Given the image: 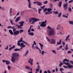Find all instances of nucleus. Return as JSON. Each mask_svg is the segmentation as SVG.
I'll list each match as a JSON object with an SVG mask.
<instances>
[{
    "mask_svg": "<svg viewBox=\"0 0 73 73\" xmlns=\"http://www.w3.org/2000/svg\"><path fill=\"white\" fill-rule=\"evenodd\" d=\"M18 43L17 45L18 46H19L20 47H21L20 48V49H23V48H25V45H24V43L25 44H27L28 46H29V44H28L25 41L23 40V38H21L20 40H19L17 42Z\"/></svg>",
    "mask_w": 73,
    "mask_h": 73,
    "instance_id": "f257e3e1",
    "label": "nucleus"
},
{
    "mask_svg": "<svg viewBox=\"0 0 73 73\" xmlns=\"http://www.w3.org/2000/svg\"><path fill=\"white\" fill-rule=\"evenodd\" d=\"M20 55L19 54L16 52H14L12 54V55L11 56V61L13 63H15L16 60H19L18 57H19Z\"/></svg>",
    "mask_w": 73,
    "mask_h": 73,
    "instance_id": "f03ea898",
    "label": "nucleus"
},
{
    "mask_svg": "<svg viewBox=\"0 0 73 73\" xmlns=\"http://www.w3.org/2000/svg\"><path fill=\"white\" fill-rule=\"evenodd\" d=\"M48 29H50V30H48L47 31V33L49 36H51L53 35H54L55 34V31L52 28L50 27L49 26H48L47 27Z\"/></svg>",
    "mask_w": 73,
    "mask_h": 73,
    "instance_id": "7ed1b4c3",
    "label": "nucleus"
},
{
    "mask_svg": "<svg viewBox=\"0 0 73 73\" xmlns=\"http://www.w3.org/2000/svg\"><path fill=\"white\" fill-rule=\"evenodd\" d=\"M13 31L11 30H9V32L11 35H13L14 36H17L19 34V31H16V28H14L13 29Z\"/></svg>",
    "mask_w": 73,
    "mask_h": 73,
    "instance_id": "20e7f679",
    "label": "nucleus"
},
{
    "mask_svg": "<svg viewBox=\"0 0 73 73\" xmlns=\"http://www.w3.org/2000/svg\"><path fill=\"white\" fill-rule=\"evenodd\" d=\"M29 23H31L32 24H34L35 23V22L37 21H40V19L36 18H31L29 20Z\"/></svg>",
    "mask_w": 73,
    "mask_h": 73,
    "instance_id": "39448f33",
    "label": "nucleus"
},
{
    "mask_svg": "<svg viewBox=\"0 0 73 73\" xmlns=\"http://www.w3.org/2000/svg\"><path fill=\"white\" fill-rule=\"evenodd\" d=\"M46 38L47 39L48 41H49L50 44H56V41L54 39L52 38L50 40L49 38L47 36H46Z\"/></svg>",
    "mask_w": 73,
    "mask_h": 73,
    "instance_id": "423d86ee",
    "label": "nucleus"
},
{
    "mask_svg": "<svg viewBox=\"0 0 73 73\" xmlns=\"http://www.w3.org/2000/svg\"><path fill=\"white\" fill-rule=\"evenodd\" d=\"M18 23L20 24V25L19 26L18 25H16V26L18 27V28L22 29L23 27H23L24 26V24L25 23L24 21H21V22H19Z\"/></svg>",
    "mask_w": 73,
    "mask_h": 73,
    "instance_id": "0eeeda50",
    "label": "nucleus"
},
{
    "mask_svg": "<svg viewBox=\"0 0 73 73\" xmlns=\"http://www.w3.org/2000/svg\"><path fill=\"white\" fill-rule=\"evenodd\" d=\"M66 4H64L63 5V7L64 8V11L67 9L68 8V3H66L68 0H65Z\"/></svg>",
    "mask_w": 73,
    "mask_h": 73,
    "instance_id": "6e6552de",
    "label": "nucleus"
},
{
    "mask_svg": "<svg viewBox=\"0 0 73 73\" xmlns=\"http://www.w3.org/2000/svg\"><path fill=\"white\" fill-rule=\"evenodd\" d=\"M29 60L28 61V63L29 64H30L31 65H33V64L32 61H33V59H31V58H30Z\"/></svg>",
    "mask_w": 73,
    "mask_h": 73,
    "instance_id": "1a4fd4ad",
    "label": "nucleus"
},
{
    "mask_svg": "<svg viewBox=\"0 0 73 73\" xmlns=\"http://www.w3.org/2000/svg\"><path fill=\"white\" fill-rule=\"evenodd\" d=\"M40 26L42 27H46V23H45L44 21H43L41 23V24Z\"/></svg>",
    "mask_w": 73,
    "mask_h": 73,
    "instance_id": "9d476101",
    "label": "nucleus"
},
{
    "mask_svg": "<svg viewBox=\"0 0 73 73\" xmlns=\"http://www.w3.org/2000/svg\"><path fill=\"white\" fill-rule=\"evenodd\" d=\"M28 3H29V4L28 5V7L29 8H32V7H31V1L30 0H27Z\"/></svg>",
    "mask_w": 73,
    "mask_h": 73,
    "instance_id": "9b49d317",
    "label": "nucleus"
},
{
    "mask_svg": "<svg viewBox=\"0 0 73 73\" xmlns=\"http://www.w3.org/2000/svg\"><path fill=\"white\" fill-rule=\"evenodd\" d=\"M33 44L32 45V48L33 49H35V47L34 46V45H37V44H36V42L35 41H33Z\"/></svg>",
    "mask_w": 73,
    "mask_h": 73,
    "instance_id": "f8f14e48",
    "label": "nucleus"
},
{
    "mask_svg": "<svg viewBox=\"0 0 73 73\" xmlns=\"http://www.w3.org/2000/svg\"><path fill=\"white\" fill-rule=\"evenodd\" d=\"M20 20V17H18L15 20V22L16 23H17Z\"/></svg>",
    "mask_w": 73,
    "mask_h": 73,
    "instance_id": "ddd939ff",
    "label": "nucleus"
},
{
    "mask_svg": "<svg viewBox=\"0 0 73 73\" xmlns=\"http://www.w3.org/2000/svg\"><path fill=\"white\" fill-rule=\"evenodd\" d=\"M39 44L40 46L41 49L42 50V49H43L44 45H43V44H41V43H39Z\"/></svg>",
    "mask_w": 73,
    "mask_h": 73,
    "instance_id": "4468645a",
    "label": "nucleus"
},
{
    "mask_svg": "<svg viewBox=\"0 0 73 73\" xmlns=\"http://www.w3.org/2000/svg\"><path fill=\"white\" fill-rule=\"evenodd\" d=\"M37 5H38V6H41V5H42V3L41 2H39V1H38Z\"/></svg>",
    "mask_w": 73,
    "mask_h": 73,
    "instance_id": "2eb2a0df",
    "label": "nucleus"
},
{
    "mask_svg": "<svg viewBox=\"0 0 73 73\" xmlns=\"http://www.w3.org/2000/svg\"><path fill=\"white\" fill-rule=\"evenodd\" d=\"M10 64L11 63L10 62V61L8 60H6V65H10Z\"/></svg>",
    "mask_w": 73,
    "mask_h": 73,
    "instance_id": "dca6fc26",
    "label": "nucleus"
},
{
    "mask_svg": "<svg viewBox=\"0 0 73 73\" xmlns=\"http://www.w3.org/2000/svg\"><path fill=\"white\" fill-rule=\"evenodd\" d=\"M61 41L62 40L61 39H60L59 40V42H57V44H58V45H61Z\"/></svg>",
    "mask_w": 73,
    "mask_h": 73,
    "instance_id": "f3484780",
    "label": "nucleus"
},
{
    "mask_svg": "<svg viewBox=\"0 0 73 73\" xmlns=\"http://www.w3.org/2000/svg\"><path fill=\"white\" fill-rule=\"evenodd\" d=\"M25 69H27V70H30L31 69L30 67L28 66H26L25 67Z\"/></svg>",
    "mask_w": 73,
    "mask_h": 73,
    "instance_id": "a211bd4d",
    "label": "nucleus"
},
{
    "mask_svg": "<svg viewBox=\"0 0 73 73\" xmlns=\"http://www.w3.org/2000/svg\"><path fill=\"white\" fill-rule=\"evenodd\" d=\"M65 61H67V62H69V60L67 59H65L63 60V63H64V62H65Z\"/></svg>",
    "mask_w": 73,
    "mask_h": 73,
    "instance_id": "6ab92c4d",
    "label": "nucleus"
},
{
    "mask_svg": "<svg viewBox=\"0 0 73 73\" xmlns=\"http://www.w3.org/2000/svg\"><path fill=\"white\" fill-rule=\"evenodd\" d=\"M28 35H30V36H34V33H33V32H31V33H28Z\"/></svg>",
    "mask_w": 73,
    "mask_h": 73,
    "instance_id": "aec40b11",
    "label": "nucleus"
},
{
    "mask_svg": "<svg viewBox=\"0 0 73 73\" xmlns=\"http://www.w3.org/2000/svg\"><path fill=\"white\" fill-rule=\"evenodd\" d=\"M68 68L69 69H71L73 67V66L70 65V64L68 66Z\"/></svg>",
    "mask_w": 73,
    "mask_h": 73,
    "instance_id": "412c9836",
    "label": "nucleus"
},
{
    "mask_svg": "<svg viewBox=\"0 0 73 73\" xmlns=\"http://www.w3.org/2000/svg\"><path fill=\"white\" fill-rule=\"evenodd\" d=\"M52 52L53 53H54L55 54H57V52H56V51L55 50H52Z\"/></svg>",
    "mask_w": 73,
    "mask_h": 73,
    "instance_id": "4be33fe9",
    "label": "nucleus"
},
{
    "mask_svg": "<svg viewBox=\"0 0 73 73\" xmlns=\"http://www.w3.org/2000/svg\"><path fill=\"white\" fill-rule=\"evenodd\" d=\"M52 13V12L50 11V12H46L45 13V15H47L48 14H51Z\"/></svg>",
    "mask_w": 73,
    "mask_h": 73,
    "instance_id": "5701e85b",
    "label": "nucleus"
},
{
    "mask_svg": "<svg viewBox=\"0 0 73 73\" xmlns=\"http://www.w3.org/2000/svg\"><path fill=\"white\" fill-rule=\"evenodd\" d=\"M70 36V35H69L67 36L65 40V41H68V39L69 38Z\"/></svg>",
    "mask_w": 73,
    "mask_h": 73,
    "instance_id": "b1692460",
    "label": "nucleus"
},
{
    "mask_svg": "<svg viewBox=\"0 0 73 73\" xmlns=\"http://www.w3.org/2000/svg\"><path fill=\"white\" fill-rule=\"evenodd\" d=\"M61 15H62V13L61 12L59 13L58 15V17H59V18H60V17H61Z\"/></svg>",
    "mask_w": 73,
    "mask_h": 73,
    "instance_id": "393cba45",
    "label": "nucleus"
},
{
    "mask_svg": "<svg viewBox=\"0 0 73 73\" xmlns=\"http://www.w3.org/2000/svg\"><path fill=\"white\" fill-rule=\"evenodd\" d=\"M14 50L15 51V52H17L19 51H21V50L19 48H15L14 49Z\"/></svg>",
    "mask_w": 73,
    "mask_h": 73,
    "instance_id": "a878e982",
    "label": "nucleus"
},
{
    "mask_svg": "<svg viewBox=\"0 0 73 73\" xmlns=\"http://www.w3.org/2000/svg\"><path fill=\"white\" fill-rule=\"evenodd\" d=\"M52 10V9H50V8H48L47 9V11L49 12H52L51 11Z\"/></svg>",
    "mask_w": 73,
    "mask_h": 73,
    "instance_id": "bb28decb",
    "label": "nucleus"
},
{
    "mask_svg": "<svg viewBox=\"0 0 73 73\" xmlns=\"http://www.w3.org/2000/svg\"><path fill=\"white\" fill-rule=\"evenodd\" d=\"M61 4H62V2L60 1L59 3L58 6L59 7H61Z\"/></svg>",
    "mask_w": 73,
    "mask_h": 73,
    "instance_id": "cd10ccee",
    "label": "nucleus"
},
{
    "mask_svg": "<svg viewBox=\"0 0 73 73\" xmlns=\"http://www.w3.org/2000/svg\"><path fill=\"white\" fill-rule=\"evenodd\" d=\"M63 64H65V65H67V66H68L70 64H69V63L68 62H64Z\"/></svg>",
    "mask_w": 73,
    "mask_h": 73,
    "instance_id": "c85d7f7f",
    "label": "nucleus"
},
{
    "mask_svg": "<svg viewBox=\"0 0 73 73\" xmlns=\"http://www.w3.org/2000/svg\"><path fill=\"white\" fill-rule=\"evenodd\" d=\"M53 12L54 14H56V15H57V14H58V12L57 11H53Z\"/></svg>",
    "mask_w": 73,
    "mask_h": 73,
    "instance_id": "c756f323",
    "label": "nucleus"
},
{
    "mask_svg": "<svg viewBox=\"0 0 73 73\" xmlns=\"http://www.w3.org/2000/svg\"><path fill=\"white\" fill-rule=\"evenodd\" d=\"M42 10V9H39L38 10V13L40 15L41 14V13H40V12H41V11Z\"/></svg>",
    "mask_w": 73,
    "mask_h": 73,
    "instance_id": "7c9ffc66",
    "label": "nucleus"
},
{
    "mask_svg": "<svg viewBox=\"0 0 73 73\" xmlns=\"http://www.w3.org/2000/svg\"><path fill=\"white\" fill-rule=\"evenodd\" d=\"M7 68L8 70H10L11 69V66H10L9 65H8L7 66Z\"/></svg>",
    "mask_w": 73,
    "mask_h": 73,
    "instance_id": "2f4dec72",
    "label": "nucleus"
},
{
    "mask_svg": "<svg viewBox=\"0 0 73 73\" xmlns=\"http://www.w3.org/2000/svg\"><path fill=\"white\" fill-rule=\"evenodd\" d=\"M28 53H29L28 50H27L26 52V53L24 54V56H27V54H28Z\"/></svg>",
    "mask_w": 73,
    "mask_h": 73,
    "instance_id": "473e14b6",
    "label": "nucleus"
},
{
    "mask_svg": "<svg viewBox=\"0 0 73 73\" xmlns=\"http://www.w3.org/2000/svg\"><path fill=\"white\" fill-rule=\"evenodd\" d=\"M69 23L70 24H72V25H73V21H69Z\"/></svg>",
    "mask_w": 73,
    "mask_h": 73,
    "instance_id": "72a5a7b5",
    "label": "nucleus"
},
{
    "mask_svg": "<svg viewBox=\"0 0 73 73\" xmlns=\"http://www.w3.org/2000/svg\"><path fill=\"white\" fill-rule=\"evenodd\" d=\"M63 65V63L62 62H60V64H59V66H60V67H61L62 65Z\"/></svg>",
    "mask_w": 73,
    "mask_h": 73,
    "instance_id": "f704fd0d",
    "label": "nucleus"
},
{
    "mask_svg": "<svg viewBox=\"0 0 73 73\" xmlns=\"http://www.w3.org/2000/svg\"><path fill=\"white\" fill-rule=\"evenodd\" d=\"M24 32V30H20V31H19V33H21V32Z\"/></svg>",
    "mask_w": 73,
    "mask_h": 73,
    "instance_id": "c9c22d12",
    "label": "nucleus"
},
{
    "mask_svg": "<svg viewBox=\"0 0 73 73\" xmlns=\"http://www.w3.org/2000/svg\"><path fill=\"white\" fill-rule=\"evenodd\" d=\"M10 21L11 24L12 25H13V21H12V20L11 19H10Z\"/></svg>",
    "mask_w": 73,
    "mask_h": 73,
    "instance_id": "e433bc0d",
    "label": "nucleus"
},
{
    "mask_svg": "<svg viewBox=\"0 0 73 73\" xmlns=\"http://www.w3.org/2000/svg\"><path fill=\"white\" fill-rule=\"evenodd\" d=\"M33 10H34L35 11V12H37V9H36V8H33Z\"/></svg>",
    "mask_w": 73,
    "mask_h": 73,
    "instance_id": "4c0bfd02",
    "label": "nucleus"
},
{
    "mask_svg": "<svg viewBox=\"0 0 73 73\" xmlns=\"http://www.w3.org/2000/svg\"><path fill=\"white\" fill-rule=\"evenodd\" d=\"M50 8L52 9L53 8V6L52 5V4H50Z\"/></svg>",
    "mask_w": 73,
    "mask_h": 73,
    "instance_id": "58836bf2",
    "label": "nucleus"
},
{
    "mask_svg": "<svg viewBox=\"0 0 73 73\" xmlns=\"http://www.w3.org/2000/svg\"><path fill=\"white\" fill-rule=\"evenodd\" d=\"M48 9H47L46 8H45V9H44L43 10V12H45L46 11H47Z\"/></svg>",
    "mask_w": 73,
    "mask_h": 73,
    "instance_id": "ea45409f",
    "label": "nucleus"
},
{
    "mask_svg": "<svg viewBox=\"0 0 73 73\" xmlns=\"http://www.w3.org/2000/svg\"><path fill=\"white\" fill-rule=\"evenodd\" d=\"M65 49L66 50H68V44H67L66 46Z\"/></svg>",
    "mask_w": 73,
    "mask_h": 73,
    "instance_id": "a19ab883",
    "label": "nucleus"
},
{
    "mask_svg": "<svg viewBox=\"0 0 73 73\" xmlns=\"http://www.w3.org/2000/svg\"><path fill=\"white\" fill-rule=\"evenodd\" d=\"M44 53H45V52L44 51H42V53H41V54L42 55H44Z\"/></svg>",
    "mask_w": 73,
    "mask_h": 73,
    "instance_id": "79ce46f5",
    "label": "nucleus"
},
{
    "mask_svg": "<svg viewBox=\"0 0 73 73\" xmlns=\"http://www.w3.org/2000/svg\"><path fill=\"white\" fill-rule=\"evenodd\" d=\"M63 67L64 68H65V69H68V67L67 66H63Z\"/></svg>",
    "mask_w": 73,
    "mask_h": 73,
    "instance_id": "37998d69",
    "label": "nucleus"
},
{
    "mask_svg": "<svg viewBox=\"0 0 73 73\" xmlns=\"http://www.w3.org/2000/svg\"><path fill=\"white\" fill-rule=\"evenodd\" d=\"M62 16L63 17H65L66 18H68V16H66L65 15H63Z\"/></svg>",
    "mask_w": 73,
    "mask_h": 73,
    "instance_id": "c03bdc74",
    "label": "nucleus"
},
{
    "mask_svg": "<svg viewBox=\"0 0 73 73\" xmlns=\"http://www.w3.org/2000/svg\"><path fill=\"white\" fill-rule=\"evenodd\" d=\"M68 11H69L70 12H72V9H71L70 7H69Z\"/></svg>",
    "mask_w": 73,
    "mask_h": 73,
    "instance_id": "a18cd8bd",
    "label": "nucleus"
},
{
    "mask_svg": "<svg viewBox=\"0 0 73 73\" xmlns=\"http://www.w3.org/2000/svg\"><path fill=\"white\" fill-rule=\"evenodd\" d=\"M40 69L39 68H37L36 69V72H39V70H40Z\"/></svg>",
    "mask_w": 73,
    "mask_h": 73,
    "instance_id": "49530a36",
    "label": "nucleus"
},
{
    "mask_svg": "<svg viewBox=\"0 0 73 73\" xmlns=\"http://www.w3.org/2000/svg\"><path fill=\"white\" fill-rule=\"evenodd\" d=\"M72 53V52L70 51H68L67 52L68 54H70V53Z\"/></svg>",
    "mask_w": 73,
    "mask_h": 73,
    "instance_id": "de8ad7c7",
    "label": "nucleus"
},
{
    "mask_svg": "<svg viewBox=\"0 0 73 73\" xmlns=\"http://www.w3.org/2000/svg\"><path fill=\"white\" fill-rule=\"evenodd\" d=\"M44 3L45 4H47L48 3V1H46L44 2Z\"/></svg>",
    "mask_w": 73,
    "mask_h": 73,
    "instance_id": "09e8293b",
    "label": "nucleus"
},
{
    "mask_svg": "<svg viewBox=\"0 0 73 73\" xmlns=\"http://www.w3.org/2000/svg\"><path fill=\"white\" fill-rule=\"evenodd\" d=\"M72 2H73V0H71L69 1L68 3H72Z\"/></svg>",
    "mask_w": 73,
    "mask_h": 73,
    "instance_id": "8fccbe9b",
    "label": "nucleus"
},
{
    "mask_svg": "<svg viewBox=\"0 0 73 73\" xmlns=\"http://www.w3.org/2000/svg\"><path fill=\"white\" fill-rule=\"evenodd\" d=\"M5 49L6 50H8V46H7L5 48Z\"/></svg>",
    "mask_w": 73,
    "mask_h": 73,
    "instance_id": "3c124183",
    "label": "nucleus"
},
{
    "mask_svg": "<svg viewBox=\"0 0 73 73\" xmlns=\"http://www.w3.org/2000/svg\"><path fill=\"white\" fill-rule=\"evenodd\" d=\"M31 72L29 71L28 72L29 73H32V68H31Z\"/></svg>",
    "mask_w": 73,
    "mask_h": 73,
    "instance_id": "603ef678",
    "label": "nucleus"
},
{
    "mask_svg": "<svg viewBox=\"0 0 73 73\" xmlns=\"http://www.w3.org/2000/svg\"><path fill=\"white\" fill-rule=\"evenodd\" d=\"M40 7L41 8H42V9H44V8H45V6L44 5L43 6H41Z\"/></svg>",
    "mask_w": 73,
    "mask_h": 73,
    "instance_id": "864d4df0",
    "label": "nucleus"
},
{
    "mask_svg": "<svg viewBox=\"0 0 73 73\" xmlns=\"http://www.w3.org/2000/svg\"><path fill=\"white\" fill-rule=\"evenodd\" d=\"M35 48H36V49H38V50L40 49V48H38V46H36L35 47Z\"/></svg>",
    "mask_w": 73,
    "mask_h": 73,
    "instance_id": "5fc2aeb1",
    "label": "nucleus"
},
{
    "mask_svg": "<svg viewBox=\"0 0 73 73\" xmlns=\"http://www.w3.org/2000/svg\"><path fill=\"white\" fill-rule=\"evenodd\" d=\"M38 2V1L36 2H33V4H37V3Z\"/></svg>",
    "mask_w": 73,
    "mask_h": 73,
    "instance_id": "6e6d98bb",
    "label": "nucleus"
},
{
    "mask_svg": "<svg viewBox=\"0 0 73 73\" xmlns=\"http://www.w3.org/2000/svg\"><path fill=\"white\" fill-rule=\"evenodd\" d=\"M62 46L61 45L60 46L59 48V49H62Z\"/></svg>",
    "mask_w": 73,
    "mask_h": 73,
    "instance_id": "4d7b16f0",
    "label": "nucleus"
},
{
    "mask_svg": "<svg viewBox=\"0 0 73 73\" xmlns=\"http://www.w3.org/2000/svg\"><path fill=\"white\" fill-rule=\"evenodd\" d=\"M2 61H3V63H4V62H5L6 63V62L7 61V60H3Z\"/></svg>",
    "mask_w": 73,
    "mask_h": 73,
    "instance_id": "13d9d810",
    "label": "nucleus"
},
{
    "mask_svg": "<svg viewBox=\"0 0 73 73\" xmlns=\"http://www.w3.org/2000/svg\"><path fill=\"white\" fill-rule=\"evenodd\" d=\"M37 68H39V69H41V68H40V66L39 65H38L37 66Z\"/></svg>",
    "mask_w": 73,
    "mask_h": 73,
    "instance_id": "bf43d9fd",
    "label": "nucleus"
},
{
    "mask_svg": "<svg viewBox=\"0 0 73 73\" xmlns=\"http://www.w3.org/2000/svg\"><path fill=\"white\" fill-rule=\"evenodd\" d=\"M28 33H30L31 32V29H29L28 31Z\"/></svg>",
    "mask_w": 73,
    "mask_h": 73,
    "instance_id": "052dcab7",
    "label": "nucleus"
},
{
    "mask_svg": "<svg viewBox=\"0 0 73 73\" xmlns=\"http://www.w3.org/2000/svg\"><path fill=\"white\" fill-rule=\"evenodd\" d=\"M31 30V31H32V32H34V31H35V30H34V29H32Z\"/></svg>",
    "mask_w": 73,
    "mask_h": 73,
    "instance_id": "680f3d73",
    "label": "nucleus"
},
{
    "mask_svg": "<svg viewBox=\"0 0 73 73\" xmlns=\"http://www.w3.org/2000/svg\"><path fill=\"white\" fill-rule=\"evenodd\" d=\"M12 11H10V12H9V13H10L9 16H11V13H12Z\"/></svg>",
    "mask_w": 73,
    "mask_h": 73,
    "instance_id": "e2e57ef3",
    "label": "nucleus"
},
{
    "mask_svg": "<svg viewBox=\"0 0 73 73\" xmlns=\"http://www.w3.org/2000/svg\"><path fill=\"white\" fill-rule=\"evenodd\" d=\"M47 72L48 73H51L50 71V70H47Z\"/></svg>",
    "mask_w": 73,
    "mask_h": 73,
    "instance_id": "0e129e2a",
    "label": "nucleus"
},
{
    "mask_svg": "<svg viewBox=\"0 0 73 73\" xmlns=\"http://www.w3.org/2000/svg\"><path fill=\"white\" fill-rule=\"evenodd\" d=\"M38 50L39 51L40 53H41V50L40 49Z\"/></svg>",
    "mask_w": 73,
    "mask_h": 73,
    "instance_id": "69168bd1",
    "label": "nucleus"
},
{
    "mask_svg": "<svg viewBox=\"0 0 73 73\" xmlns=\"http://www.w3.org/2000/svg\"><path fill=\"white\" fill-rule=\"evenodd\" d=\"M12 49H13V48H15V46L13 45L12 47H11Z\"/></svg>",
    "mask_w": 73,
    "mask_h": 73,
    "instance_id": "338daca9",
    "label": "nucleus"
},
{
    "mask_svg": "<svg viewBox=\"0 0 73 73\" xmlns=\"http://www.w3.org/2000/svg\"><path fill=\"white\" fill-rule=\"evenodd\" d=\"M20 14V12H18L17 14L16 15V16H17L18 15H19Z\"/></svg>",
    "mask_w": 73,
    "mask_h": 73,
    "instance_id": "774afa93",
    "label": "nucleus"
}]
</instances>
